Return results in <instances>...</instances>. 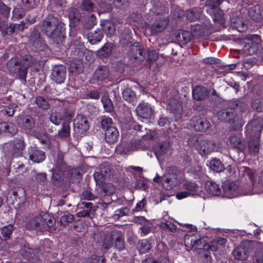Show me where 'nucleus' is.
<instances>
[{"label": "nucleus", "mask_w": 263, "mask_h": 263, "mask_svg": "<svg viewBox=\"0 0 263 263\" xmlns=\"http://www.w3.org/2000/svg\"><path fill=\"white\" fill-rule=\"evenodd\" d=\"M64 24L55 17L50 16L44 21L42 29L47 36L57 44L64 37Z\"/></svg>", "instance_id": "obj_1"}, {"label": "nucleus", "mask_w": 263, "mask_h": 263, "mask_svg": "<svg viewBox=\"0 0 263 263\" xmlns=\"http://www.w3.org/2000/svg\"><path fill=\"white\" fill-rule=\"evenodd\" d=\"M112 175L111 165L108 162H103L99 168V171L94 173V178L97 185L102 184L104 181Z\"/></svg>", "instance_id": "obj_2"}, {"label": "nucleus", "mask_w": 263, "mask_h": 263, "mask_svg": "<svg viewBox=\"0 0 263 263\" xmlns=\"http://www.w3.org/2000/svg\"><path fill=\"white\" fill-rule=\"evenodd\" d=\"M115 236V234H105L100 232L94 234L93 239L102 250H108L112 246V239Z\"/></svg>", "instance_id": "obj_3"}, {"label": "nucleus", "mask_w": 263, "mask_h": 263, "mask_svg": "<svg viewBox=\"0 0 263 263\" xmlns=\"http://www.w3.org/2000/svg\"><path fill=\"white\" fill-rule=\"evenodd\" d=\"M184 242L187 250L200 249L203 245L200 236L197 233L185 235Z\"/></svg>", "instance_id": "obj_4"}, {"label": "nucleus", "mask_w": 263, "mask_h": 263, "mask_svg": "<svg viewBox=\"0 0 263 263\" xmlns=\"http://www.w3.org/2000/svg\"><path fill=\"white\" fill-rule=\"evenodd\" d=\"M198 150L202 156H207L212 152L218 151V147L215 142L203 140L199 142Z\"/></svg>", "instance_id": "obj_5"}, {"label": "nucleus", "mask_w": 263, "mask_h": 263, "mask_svg": "<svg viewBox=\"0 0 263 263\" xmlns=\"http://www.w3.org/2000/svg\"><path fill=\"white\" fill-rule=\"evenodd\" d=\"M26 228L30 230L38 231H45V224L42 215L35 216L29 220L26 223Z\"/></svg>", "instance_id": "obj_6"}, {"label": "nucleus", "mask_w": 263, "mask_h": 263, "mask_svg": "<svg viewBox=\"0 0 263 263\" xmlns=\"http://www.w3.org/2000/svg\"><path fill=\"white\" fill-rule=\"evenodd\" d=\"M66 69L64 66L60 65L55 66L51 73V79L57 83H63L66 77Z\"/></svg>", "instance_id": "obj_7"}, {"label": "nucleus", "mask_w": 263, "mask_h": 263, "mask_svg": "<svg viewBox=\"0 0 263 263\" xmlns=\"http://www.w3.org/2000/svg\"><path fill=\"white\" fill-rule=\"evenodd\" d=\"M34 63V60L30 55H26L25 59L21 63L20 68L17 70L19 78L25 80L27 74L28 67L31 66Z\"/></svg>", "instance_id": "obj_8"}, {"label": "nucleus", "mask_w": 263, "mask_h": 263, "mask_svg": "<svg viewBox=\"0 0 263 263\" xmlns=\"http://www.w3.org/2000/svg\"><path fill=\"white\" fill-rule=\"evenodd\" d=\"M180 179L175 174H168L164 176L162 184L164 188L170 190L179 183Z\"/></svg>", "instance_id": "obj_9"}, {"label": "nucleus", "mask_w": 263, "mask_h": 263, "mask_svg": "<svg viewBox=\"0 0 263 263\" xmlns=\"http://www.w3.org/2000/svg\"><path fill=\"white\" fill-rule=\"evenodd\" d=\"M30 42L32 46L38 50H42L44 48V43L41 38L39 31L34 29L30 36Z\"/></svg>", "instance_id": "obj_10"}, {"label": "nucleus", "mask_w": 263, "mask_h": 263, "mask_svg": "<svg viewBox=\"0 0 263 263\" xmlns=\"http://www.w3.org/2000/svg\"><path fill=\"white\" fill-rule=\"evenodd\" d=\"M28 153L30 160L34 163H40L46 157L45 153L35 147H30L28 150Z\"/></svg>", "instance_id": "obj_11"}, {"label": "nucleus", "mask_w": 263, "mask_h": 263, "mask_svg": "<svg viewBox=\"0 0 263 263\" xmlns=\"http://www.w3.org/2000/svg\"><path fill=\"white\" fill-rule=\"evenodd\" d=\"M247 128L254 132L256 135H260L263 128V119L260 117L254 118L248 123Z\"/></svg>", "instance_id": "obj_12"}, {"label": "nucleus", "mask_w": 263, "mask_h": 263, "mask_svg": "<svg viewBox=\"0 0 263 263\" xmlns=\"http://www.w3.org/2000/svg\"><path fill=\"white\" fill-rule=\"evenodd\" d=\"M136 112L137 115H152L155 114L154 108L147 102H141L137 106Z\"/></svg>", "instance_id": "obj_13"}, {"label": "nucleus", "mask_w": 263, "mask_h": 263, "mask_svg": "<svg viewBox=\"0 0 263 263\" xmlns=\"http://www.w3.org/2000/svg\"><path fill=\"white\" fill-rule=\"evenodd\" d=\"M74 128L79 129V132L83 133L88 129L89 125L86 116H76L74 120Z\"/></svg>", "instance_id": "obj_14"}, {"label": "nucleus", "mask_w": 263, "mask_h": 263, "mask_svg": "<svg viewBox=\"0 0 263 263\" xmlns=\"http://www.w3.org/2000/svg\"><path fill=\"white\" fill-rule=\"evenodd\" d=\"M192 120L194 122L193 125L196 130L203 132L209 127L210 123L200 116H194Z\"/></svg>", "instance_id": "obj_15"}, {"label": "nucleus", "mask_w": 263, "mask_h": 263, "mask_svg": "<svg viewBox=\"0 0 263 263\" xmlns=\"http://www.w3.org/2000/svg\"><path fill=\"white\" fill-rule=\"evenodd\" d=\"M17 133V129L13 124L6 122L0 123V134L13 136Z\"/></svg>", "instance_id": "obj_16"}, {"label": "nucleus", "mask_w": 263, "mask_h": 263, "mask_svg": "<svg viewBox=\"0 0 263 263\" xmlns=\"http://www.w3.org/2000/svg\"><path fill=\"white\" fill-rule=\"evenodd\" d=\"M109 70L105 66H99L93 74V78L99 81H103L108 78Z\"/></svg>", "instance_id": "obj_17"}, {"label": "nucleus", "mask_w": 263, "mask_h": 263, "mask_svg": "<svg viewBox=\"0 0 263 263\" xmlns=\"http://www.w3.org/2000/svg\"><path fill=\"white\" fill-rule=\"evenodd\" d=\"M119 135V132L116 128L110 127L106 129L105 139L108 143H114L117 141Z\"/></svg>", "instance_id": "obj_18"}, {"label": "nucleus", "mask_w": 263, "mask_h": 263, "mask_svg": "<svg viewBox=\"0 0 263 263\" xmlns=\"http://www.w3.org/2000/svg\"><path fill=\"white\" fill-rule=\"evenodd\" d=\"M192 36L189 31L180 30L176 35V40L182 45H184L191 40Z\"/></svg>", "instance_id": "obj_19"}, {"label": "nucleus", "mask_w": 263, "mask_h": 263, "mask_svg": "<svg viewBox=\"0 0 263 263\" xmlns=\"http://www.w3.org/2000/svg\"><path fill=\"white\" fill-rule=\"evenodd\" d=\"M248 14L254 21H259L263 17V8L259 6L255 5L249 9Z\"/></svg>", "instance_id": "obj_20"}, {"label": "nucleus", "mask_w": 263, "mask_h": 263, "mask_svg": "<svg viewBox=\"0 0 263 263\" xmlns=\"http://www.w3.org/2000/svg\"><path fill=\"white\" fill-rule=\"evenodd\" d=\"M192 93L194 99L197 101L204 99L208 94L206 88L200 86L195 87L193 89Z\"/></svg>", "instance_id": "obj_21"}, {"label": "nucleus", "mask_w": 263, "mask_h": 263, "mask_svg": "<svg viewBox=\"0 0 263 263\" xmlns=\"http://www.w3.org/2000/svg\"><path fill=\"white\" fill-rule=\"evenodd\" d=\"M55 171L63 172L67 168L66 163L64 161V155L61 152H58L55 159Z\"/></svg>", "instance_id": "obj_22"}, {"label": "nucleus", "mask_w": 263, "mask_h": 263, "mask_svg": "<svg viewBox=\"0 0 263 263\" xmlns=\"http://www.w3.org/2000/svg\"><path fill=\"white\" fill-rule=\"evenodd\" d=\"M205 188L206 191L212 196H217L221 194L219 185L213 182L207 181L205 185Z\"/></svg>", "instance_id": "obj_23"}, {"label": "nucleus", "mask_w": 263, "mask_h": 263, "mask_svg": "<svg viewBox=\"0 0 263 263\" xmlns=\"http://www.w3.org/2000/svg\"><path fill=\"white\" fill-rule=\"evenodd\" d=\"M170 145L168 142H164L155 148V154L158 159L164 156L169 151Z\"/></svg>", "instance_id": "obj_24"}, {"label": "nucleus", "mask_w": 263, "mask_h": 263, "mask_svg": "<svg viewBox=\"0 0 263 263\" xmlns=\"http://www.w3.org/2000/svg\"><path fill=\"white\" fill-rule=\"evenodd\" d=\"M21 63L17 58H11L7 64L8 70L11 73H16L21 66Z\"/></svg>", "instance_id": "obj_25"}, {"label": "nucleus", "mask_w": 263, "mask_h": 263, "mask_svg": "<svg viewBox=\"0 0 263 263\" xmlns=\"http://www.w3.org/2000/svg\"><path fill=\"white\" fill-rule=\"evenodd\" d=\"M183 187L190 192L192 196L199 194L201 192L200 187L197 184L193 182L186 181L184 183Z\"/></svg>", "instance_id": "obj_26"}, {"label": "nucleus", "mask_w": 263, "mask_h": 263, "mask_svg": "<svg viewBox=\"0 0 263 263\" xmlns=\"http://www.w3.org/2000/svg\"><path fill=\"white\" fill-rule=\"evenodd\" d=\"M230 143L233 147L239 151H243L245 148L243 140L238 136L232 135L230 137Z\"/></svg>", "instance_id": "obj_27"}, {"label": "nucleus", "mask_w": 263, "mask_h": 263, "mask_svg": "<svg viewBox=\"0 0 263 263\" xmlns=\"http://www.w3.org/2000/svg\"><path fill=\"white\" fill-rule=\"evenodd\" d=\"M101 26L107 35L113 34L115 31V25L111 21H101Z\"/></svg>", "instance_id": "obj_28"}, {"label": "nucleus", "mask_w": 263, "mask_h": 263, "mask_svg": "<svg viewBox=\"0 0 263 263\" xmlns=\"http://www.w3.org/2000/svg\"><path fill=\"white\" fill-rule=\"evenodd\" d=\"M168 109L170 112L175 114H181L182 113V107L180 103L176 100L170 101L168 105Z\"/></svg>", "instance_id": "obj_29"}, {"label": "nucleus", "mask_w": 263, "mask_h": 263, "mask_svg": "<svg viewBox=\"0 0 263 263\" xmlns=\"http://www.w3.org/2000/svg\"><path fill=\"white\" fill-rule=\"evenodd\" d=\"M260 140L259 138H255L250 141L248 143L249 153L254 155L257 154L259 150Z\"/></svg>", "instance_id": "obj_30"}, {"label": "nucleus", "mask_w": 263, "mask_h": 263, "mask_svg": "<svg viewBox=\"0 0 263 263\" xmlns=\"http://www.w3.org/2000/svg\"><path fill=\"white\" fill-rule=\"evenodd\" d=\"M103 36L102 32L100 30H96L88 34L87 39L91 44H95L101 41Z\"/></svg>", "instance_id": "obj_31"}, {"label": "nucleus", "mask_w": 263, "mask_h": 263, "mask_svg": "<svg viewBox=\"0 0 263 263\" xmlns=\"http://www.w3.org/2000/svg\"><path fill=\"white\" fill-rule=\"evenodd\" d=\"M167 22L165 21H160L156 22L149 28L151 33L155 34L161 32L166 27Z\"/></svg>", "instance_id": "obj_32"}, {"label": "nucleus", "mask_w": 263, "mask_h": 263, "mask_svg": "<svg viewBox=\"0 0 263 263\" xmlns=\"http://www.w3.org/2000/svg\"><path fill=\"white\" fill-rule=\"evenodd\" d=\"M14 147L17 150L15 155L18 156L21 155L22 151L24 149L25 145L22 137L16 138L13 140Z\"/></svg>", "instance_id": "obj_33"}, {"label": "nucleus", "mask_w": 263, "mask_h": 263, "mask_svg": "<svg viewBox=\"0 0 263 263\" xmlns=\"http://www.w3.org/2000/svg\"><path fill=\"white\" fill-rule=\"evenodd\" d=\"M237 189V186L234 182H229L226 183L223 186V190L226 196H229V198L235 196L234 192Z\"/></svg>", "instance_id": "obj_34"}, {"label": "nucleus", "mask_w": 263, "mask_h": 263, "mask_svg": "<svg viewBox=\"0 0 263 263\" xmlns=\"http://www.w3.org/2000/svg\"><path fill=\"white\" fill-rule=\"evenodd\" d=\"M20 124L22 128L30 130L34 126V121L31 116H25Z\"/></svg>", "instance_id": "obj_35"}, {"label": "nucleus", "mask_w": 263, "mask_h": 263, "mask_svg": "<svg viewBox=\"0 0 263 263\" xmlns=\"http://www.w3.org/2000/svg\"><path fill=\"white\" fill-rule=\"evenodd\" d=\"M106 195H112L116 191V188L114 185L110 183H102L98 185Z\"/></svg>", "instance_id": "obj_36"}, {"label": "nucleus", "mask_w": 263, "mask_h": 263, "mask_svg": "<svg viewBox=\"0 0 263 263\" xmlns=\"http://www.w3.org/2000/svg\"><path fill=\"white\" fill-rule=\"evenodd\" d=\"M112 50V45L111 43H107L98 51V55L102 58L109 56Z\"/></svg>", "instance_id": "obj_37"}, {"label": "nucleus", "mask_w": 263, "mask_h": 263, "mask_svg": "<svg viewBox=\"0 0 263 263\" xmlns=\"http://www.w3.org/2000/svg\"><path fill=\"white\" fill-rule=\"evenodd\" d=\"M44 224H45V230L48 228L53 227L55 224V220L54 218L48 213H44L42 214Z\"/></svg>", "instance_id": "obj_38"}, {"label": "nucleus", "mask_w": 263, "mask_h": 263, "mask_svg": "<svg viewBox=\"0 0 263 263\" xmlns=\"http://www.w3.org/2000/svg\"><path fill=\"white\" fill-rule=\"evenodd\" d=\"M210 168L216 172H221L224 170V165L220 160L213 159L210 162Z\"/></svg>", "instance_id": "obj_39"}, {"label": "nucleus", "mask_w": 263, "mask_h": 263, "mask_svg": "<svg viewBox=\"0 0 263 263\" xmlns=\"http://www.w3.org/2000/svg\"><path fill=\"white\" fill-rule=\"evenodd\" d=\"M38 251L35 249H33L29 247H25L22 250V255L28 259L33 258L34 257L36 256Z\"/></svg>", "instance_id": "obj_40"}, {"label": "nucleus", "mask_w": 263, "mask_h": 263, "mask_svg": "<svg viewBox=\"0 0 263 263\" xmlns=\"http://www.w3.org/2000/svg\"><path fill=\"white\" fill-rule=\"evenodd\" d=\"M14 230V227L12 224H9L1 228V232L4 241L9 239Z\"/></svg>", "instance_id": "obj_41"}, {"label": "nucleus", "mask_w": 263, "mask_h": 263, "mask_svg": "<svg viewBox=\"0 0 263 263\" xmlns=\"http://www.w3.org/2000/svg\"><path fill=\"white\" fill-rule=\"evenodd\" d=\"M233 255L236 259L244 260L247 258V252L242 247L236 248L233 252Z\"/></svg>", "instance_id": "obj_42"}, {"label": "nucleus", "mask_w": 263, "mask_h": 263, "mask_svg": "<svg viewBox=\"0 0 263 263\" xmlns=\"http://www.w3.org/2000/svg\"><path fill=\"white\" fill-rule=\"evenodd\" d=\"M139 243L140 245L139 249L141 253H145L149 251L151 249V240H148L147 239H143L140 241Z\"/></svg>", "instance_id": "obj_43"}, {"label": "nucleus", "mask_w": 263, "mask_h": 263, "mask_svg": "<svg viewBox=\"0 0 263 263\" xmlns=\"http://www.w3.org/2000/svg\"><path fill=\"white\" fill-rule=\"evenodd\" d=\"M101 102L103 104L104 109L107 112L110 113L113 110V105L110 99L106 96L101 98Z\"/></svg>", "instance_id": "obj_44"}, {"label": "nucleus", "mask_w": 263, "mask_h": 263, "mask_svg": "<svg viewBox=\"0 0 263 263\" xmlns=\"http://www.w3.org/2000/svg\"><path fill=\"white\" fill-rule=\"evenodd\" d=\"M186 15L189 20L194 21L199 17L200 12L197 9H192L186 11Z\"/></svg>", "instance_id": "obj_45"}, {"label": "nucleus", "mask_w": 263, "mask_h": 263, "mask_svg": "<svg viewBox=\"0 0 263 263\" xmlns=\"http://www.w3.org/2000/svg\"><path fill=\"white\" fill-rule=\"evenodd\" d=\"M115 234L114 238L116 239L115 247L119 250H122L124 248V242L122 237L119 235L116 231L113 232Z\"/></svg>", "instance_id": "obj_46"}, {"label": "nucleus", "mask_w": 263, "mask_h": 263, "mask_svg": "<svg viewBox=\"0 0 263 263\" xmlns=\"http://www.w3.org/2000/svg\"><path fill=\"white\" fill-rule=\"evenodd\" d=\"M70 134V126L65 124V123H63V127L61 130L59 132L58 135H57L58 138H67Z\"/></svg>", "instance_id": "obj_47"}, {"label": "nucleus", "mask_w": 263, "mask_h": 263, "mask_svg": "<svg viewBox=\"0 0 263 263\" xmlns=\"http://www.w3.org/2000/svg\"><path fill=\"white\" fill-rule=\"evenodd\" d=\"M129 151V145L126 143H123L119 144L116 147L117 153L121 155L127 154Z\"/></svg>", "instance_id": "obj_48"}, {"label": "nucleus", "mask_w": 263, "mask_h": 263, "mask_svg": "<svg viewBox=\"0 0 263 263\" xmlns=\"http://www.w3.org/2000/svg\"><path fill=\"white\" fill-rule=\"evenodd\" d=\"M81 6L83 10L88 12L93 11L95 9V5L91 0H83Z\"/></svg>", "instance_id": "obj_49"}, {"label": "nucleus", "mask_w": 263, "mask_h": 263, "mask_svg": "<svg viewBox=\"0 0 263 263\" xmlns=\"http://www.w3.org/2000/svg\"><path fill=\"white\" fill-rule=\"evenodd\" d=\"M35 103L37 106L42 109H47L49 108L48 102L42 97H36Z\"/></svg>", "instance_id": "obj_50"}, {"label": "nucleus", "mask_w": 263, "mask_h": 263, "mask_svg": "<svg viewBox=\"0 0 263 263\" xmlns=\"http://www.w3.org/2000/svg\"><path fill=\"white\" fill-rule=\"evenodd\" d=\"M219 247L215 239H213L209 243L204 244L203 249L204 250H210L213 252L217 251Z\"/></svg>", "instance_id": "obj_51"}, {"label": "nucleus", "mask_w": 263, "mask_h": 263, "mask_svg": "<svg viewBox=\"0 0 263 263\" xmlns=\"http://www.w3.org/2000/svg\"><path fill=\"white\" fill-rule=\"evenodd\" d=\"M74 219V217L71 214H67L63 215L60 219L61 223L63 226H67L71 223Z\"/></svg>", "instance_id": "obj_52"}, {"label": "nucleus", "mask_w": 263, "mask_h": 263, "mask_svg": "<svg viewBox=\"0 0 263 263\" xmlns=\"http://www.w3.org/2000/svg\"><path fill=\"white\" fill-rule=\"evenodd\" d=\"M160 226L163 229L168 230L173 233L176 232L177 231L176 226L169 221L161 223Z\"/></svg>", "instance_id": "obj_53"}, {"label": "nucleus", "mask_w": 263, "mask_h": 263, "mask_svg": "<svg viewBox=\"0 0 263 263\" xmlns=\"http://www.w3.org/2000/svg\"><path fill=\"white\" fill-rule=\"evenodd\" d=\"M246 41L247 42H245L246 44L248 45L249 47H251L254 44H258L260 42V39L257 35H251L248 37Z\"/></svg>", "instance_id": "obj_54"}, {"label": "nucleus", "mask_w": 263, "mask_h": 263, "mask_svg": "<svg viewBox=\"0 0 263 263\" xmlns=\"http://www.w3.org/2000/svg\"><path fill=\"white\" fill-rule=\"evenodd\" d=\"M253 109L258 111H263V100L257 99L253 101L252 104Z\"/></svg>", "instance_id": "obj_55"}, {"label": "nucleus", "mask_w": 263, "mask_h": 263, "mask_svg": "<svg viewBox=\"0 0 263 263\" xmlns=\"http://www.w3.org/2000/svg\"><path fill=\"white\" fill-rule=\"evenodd\" d=\"M25 24L21 22L20 24H14L10 25L9 32L12 34L16 31H23L25 28Z\"/></svg>", "instance_id": "obj_56"}, {"label": "nucleus", "mask_w": 263, "mask_h": 263, "mask_svg": "<svg viewBox=\"0 0 263 263\" xmlns=\"http://www.w3.org/2000/svg\"><path fill=\"white\" fill-rule=\"evenodd\" d=\"M57 172L54 171V172L52 174V180L53 183L56 185L60 184L63 180V176L62 173V172Z\"/></svg>", "instance_id": "obj_57"}, {"label": "nucleus", "mask_w": 263, "mask_h": 263, "mask_svg": "<svg viewBox=\"0 0 263 263\" xmlns=\"http://www.w3.org/2000/svg\"><path fill=\"white\" fill-rule=\"evenodd\" d=\"M81 17V14L79 10L76 8H72L69 13V18L74 21H78Z\"/></svg>", "instance_id": "obj_58"}, {"label": "nucleus", "mask_w": 263, "mask_h": 263, "mask_svg": "<svg viewBox=\"0 0 263 263\" xmlns=\"http://www.w3.org/2000/svg\"><path fill=\"white\" fill-rule=\"evenodd\" d=\"M254 263H263V249L256 251L253 259Z\"/></svg>", "instance_id": "obj_59"}, {"label": "nucleus", "mask_w": 263, "mask_h": 263, "mask_svg": "<svg viewBox=\"0 0 263 263\" xmlns=\"http://www.w3.org/2000/svg\"><path fill=\"white\" fill-rule=\"evenodd\" d=\"M130 51L133 57L135 59H138L139 56H142V50L137 45H133Z\"/></svg>", "instance_id": "obj_60"}, {"label": "nucleus", "mask_w": 263, "mask_h": 263, "mask_svg": "<svg viewBox=\"0 0 263 263\" xmlns=\"http://www.w3.org/2000/svg\"><path fill=\"white\" fill-rule=\"evenodd\" d=\"M241 172L243 176H248L249 179L252 181L254 175V172L253 170L248 167H243L241 168Z\"/></svg>", "instance_id": "obj_61"}, {"label": "nucleus", "mask_w": 263, "mask_h": 263, "mask_svg": "<svg viewBox=\"0 0 263 263\" xmlns=\"http://www.w3.org/2000/svg\"><path fill=\"white\" fill-rule=\"evenodd\" d=\"M70 175L72 181H78L81 177V173L76 168H72L70 170Z\"/></svg>", "instance_id": "obj_62"}, {"label": "nucleus", "mask_w": 263, "mask_h": 263, "mask_svg": "<svg viewBox=\"0 0 263 263\" xmlns=\"http://www.w3.org/2000/svg\"><path fill=\"white\" fill-rule=\"evenodd\" d=\"M134 97V93L130 89L127 88L123 91V97L126 101H130Z\"/></svg>", "instance_id": "obj_63"}, {"label": "nucleus", "mask_w": 263, "mask_h": 263, "mask_svg": "<svg viewBox=\"0 0 263 263\" xmlns=\"http://www.w3.org/2000/svg\"><path fill=\"white\" fill-rule=\"evenodd\" d=\"M25 14V11L22 8H15L12 11L13 16L16 18H22Z\"/></svg>", "instance_id": "obj_64"}]
</instances>
